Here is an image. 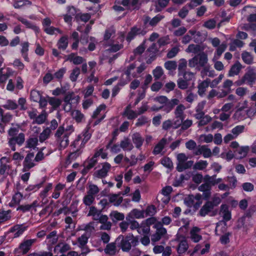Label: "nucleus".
Wrapping results in <instances>:
<instances>
[{
    "label": "nucleus",
    "instance_id": "f257e3e1",
    "mask_svg": "<svg viewBox=\"0 0 256 256\" xmlns=\"http://www.w3.org/2000/svg\"><path fill=\"white\" fill-rule=\"evenodd\" d=\"M116 244L119 248L124 252H130L132 246H136L138 244V238L132 234L126 236L120 235L116 240Z\"/></svg>",
    "mask_w": 256,
    "mask_h": 256
},
{
    "label": "nucleus",
    "instance_id": "f03ea898",
    "mask_svg": "<svg viewBox=\"0 0 256 256\" xmlns=\"http://www.w3.org/2000/svg\"><path fill=\"white\" fill-rule=\"evenodd\" d=\"M208 62V56L204 52H201L196 55L188 60V66L194 68L196 66L204 68L207 65Z\"/></svg>",
    "mask_w": 256,
    "mask_h": 256
},
{
    "label": "nucleus",
    "instance_id": "7ed1b4c3",
    "mask_svg": "<svg viewBox=\"0 0 256 256\" xmlns=\"http://www.w3.org/2000/svg\"><path fill=\"white\" fill-rule=\"evenodd\" d=\"M256 114V110L252 108H249L246 110H236L232 118L234 120L240 122L246 118L247 117L251 118Z\"/></svg>",
    "mask_w": 256,
    "mask_h": 256
},
{
    "label": "nucleus",
    "instance_id": "20e7f679",
    "mask_svg": "<svg viewBox=\"0 0 256 256\" xmlns=\"http://www.w3.org/2000/svg\"><path fill=\"white\" fill-rule=\"evenodd\" d=\"M36 239H30L24 240L14 250V254L18 256L25 254L30 250L32 245L36 242Z\"/></svg>",
    "mask_w": 256,
    "mask_h": 256
},
{
    "label": "nucleus",
    "instance_id": "39448f33",
    "mask_svg": "<svg viewBox=\"0 0 256 256\" xmlns=\"http://www.w3.org/2000/svg\"><path fill=\"white\" fill-rule=\"evenodd\" d=\"M210 244L208 243L198 244L192 250L188 251L190 256H200L209 252Z\"/></svg>",
    "mask_w": 256,
    "mask_h": 256
},
{
    "label": "nucleus",
    "instance_id": "423d86ee",
    "mask_svg": "<svg viewBox=\"0 0 256 256\" xmlns=\"http://www.w3.org/2000/svg\"><path fill=\"white\" fill-rule=\"evenodd\" d=\"M148 32L146 28L134 26L130 28V31L126 37V40L130 42L136 36H144Z\"/></svg>",
    "mask_w": 256,
    "mask_h": 256
},
{
    "label": "nucleus",
    "instance_id": "0eeeda50",
    "mask_svg": "<svg viewBox=\"0 0 256 256\" xmlns=\"http://www.w3.org/2000/svg\"><path fill=\"white\" fill-rule=\"evenodd\" d=\"M25 141V135L20 132L18 136L12 138H8V144L12 151L16 150V145L22 146Z\"/></svg>",
    "mask_w": 256,
    "mask_h": 256
},
{
    "label": "nucleus",
    "instance_id": "6e6552de",
    "mask_svg": "<svg viewBox=\"0 0 256 256\" xmlns=\"http://www.w3.org/2000/svg\"><path fill=\"white\" fill-rule=\"evenodd\" d=\"M36 165L34 154L33 152H29L26 156L23 162L22 171L24 172H28Z\"/></svg>",
    "mask_w": 256,
    "mask_h": 256
},
{
    "label": "nucleus",
    "instance_id": "1a4fd4ad",
    "mask_svg": "<svg viewBox=\"0 0 256 256\" xmlns=\"http://www.w3.org/2000/svg\"><path fill=\"white\" fill-rule=\"evenodd\" d=\"M202 35L201 32L198 31H196L194 30H190L188 34H185L182 40V42L184 44H187L189 43L192 39V36H194V41L195 42H198V40H197L198 37Z\"/></svg>",
    "mask_w": 256,
    "mask_h": 256
},
{
    "label": "nucleus",
    "instance_id": "9d476101",
    "mask_svg": "<svg viewBox=\"0 0 256 256\" xmlns=\"http://www.w3.org/2000/svg\"><path fill=\"white\" fill-rule=\"evenodd\" d=\"M106 215L102 214L101 211L98 210L94 206H91L88 214V216H92V219L98 222H104L106 220Z\"/></svg>",
    "mask_w": 256,
    "mask_h": 256
},
{
    "label": "nucleus",
    "instance_id": "9b49d317",
    "mask_svg": "<svg viewBox=\"0 0 256 256\" xmlns=\"http://www.w3.org/2000/svg\"><path fill=\"white\" fill-rule=\"evenodd\" d=\"M83 136H84L83 138L81 136H78L72 144V146L74 148H80L84 147L85 144L90 139L91 135L86 132Z\"/></svg>",
    "mask_w": 256,
    "mask_h": 256
},
{
    "label": "nucleus",
    "instance_id": "f8f14e48",
    "mask_svg": "<svg viewBox=\"0 0 256 256\" xmlns=\"http://www.w3.org/2000/svg\"><path fill=\"white\" fill-rule=\"evenodd\" d=\"M111 168V165L108 162H104L102 164V168L95 172L94 174V176L98 178H102L108 176V172Z\"/></svg>",
    "mask_w": 256,
    "mask_h": 256
},
{
    "label": "nucleus",
    "instance_id": "ddd939ff",
    "mask_svg": "<svg viewBox=\"0 0 256 256\" xmlns=\"http://www.w3.org/2000/svg\"><path fill=\"white\" fill-rule=\"evenodd\" d=\"M164 16L160 14H158L153 18H151L148 16H144V26L148 24L152 27L156 26L160 21L164 19Z\"/></svg>",
    "mask_w": 256,
    "mask_h": 256
},
{
    "label": "nucleus",
    "instance_id": "4468645a",
    "mask_svg": "<svg viewBox=\"0 0 256 256\" xmlns=\"http://www.w3.org/2000/svg\"><path fill=\"white\" fill-rule=\"evenodd\" d=\"M4 161L10 162V160L6 157H2L0 159V174L6 178L8 174V172L11 168L10 166L4 164Z\"/></svg>",
    "mask_w": 256,
    "mask_h": 256
},
{
    "label": "nucleus",
    "instance_id": "2eb2a0df",
    "mask_svg": "<svg viewBox=\"0 0 256 256\" xmlns=\"http://www.w3.org/2000/svg\"><path fill=\"white\" fill-rule=\"evenodd\" d=\"M71 250V246L65 242H58L54 247V252L56 254H64Z\"/></svg>",
    "mask_w": 256,
    "mask_h": 256
},
{
    "label": "nucleus",
    "instance_id": "dca6fc26",
    "mask_svg": "<svg viewBox=\"0 0 256 256\" xmlns=\"http://www.w3.org/2000/svg\"><path fill=\"white\" fill-rule=\"evenodd\" d=\"M212 187L210 184L204 182L198 187L199 191L203 192L202 196L205 200H208L211 196Z\"/></svg>",
    "mask_w": 256,
    "mask_h": 256
},
{
    "label": "nucleus",
    "instance_id": "f3484780",
    "mask_svg": "<svg viewBox=\"0 0 256 256\" xmlns=\"http://www.w3.org/2000/svg\"><path fill=\"white\" fill-rule=\"evenodd\" d=\"M80 97L78 96H76L74 92H68L66 94L64 101L66 105H71L72 104L78 103Z\"/></svg>",
    "mask_w": 256,
    "mask_h": 256
},
{
    "label": "nucleus",
    "instance_id": "a211bd4d",
    "mask_svg": "<svg viewBox=\"0 0 256 256\" xmlns=\"http://www.w3.org/2000/svg\"><path fill=\"white\" fill-rule=\"evenodd\" d=\"M179 102L180 100L178 98H172L165 104L162 106V108L166 113H169L176 106L178 105Z\"/></svg>",
    "mask_w": 256,
    "mask_h": 256
},
{
    "label": "nucleus",
    "instance_id": "6ab92c4d",
    "mask_svg": "<svg viewBox=\"0 0 256 256\" xmlns=\"http://www.w3.org/2000/svg\"><path fill=\"white\" fill-rule=\"evenodd\" d=\"M66 61L72 62L75 65L82 64L86 60L82 56H76L74 53H71L66 56Z\"/></svg>",
    "mask_w": 256,
    "mask_h": 256
},
{
    "label": "nucleus",
    "instance_id": "aec40b11",
    "mask_svg": "<svg viewBox=\"0 0 256 256\" xmlns=\"http://www.w3.org/2000/svg\"><path fill=\"white\" fill-rule=\"evenodd\" d=\"M210 79L206 78L205 80L198 83V93L200 96H202L204 95L206 88L208 87L209 86H210Z\"/></svg>",
    "mask_w": 256,
    "mask_h": 256
},
{
    "label": "nucleus",
    "instance_id": "412c9836",
    "mask_svg": "<svg viewBox=\"0 0 256 256\" xmlns=\"http://www.w3.org/2000/svg\"><path fill=\"white\" fill-rule=\"evenodd\" d=\"M144 217V210H140L138 209H134L126 216V220H130V219L140 218Z\"/></svg>",
    "mask_w": 256,
    "mask_h": 256
},
{
    "label": "nucleus",
    "instance_id": "4be33fe9",
    "mask_svg": "<svg viewBox=\"0 0 256 256\" xmlns=\"http://www.w3.org/2000/svg\"><path fill=\"white\" fill-rule=\"evenodd\" d=\"M102 151V150L100 149L94 154V156L91 158L84 162V164L87 166V169L90 170L94 167L98 162L97 158L100 156Z\"/></svg>",
    "mask_w": 256,
    "mask_h": 256
},
{
    "label": "nucleus",
    "instance_id": "5701e85b",
    "mask_svg": "<svg viewBox=\"0 0 256 256\" xmlns=\"http://www.w3.org/2000/svg\"><path fill=\"white\" fill-rule=\"evenodd\" d=\"M132 139L136 148L140 149L144 142V138L138 132H135L132 136Z\"/></svg>",
    "mask_w": 256,
    "mask_h": 256
},
{
    "label": "nucleus",
    "instance_id": "b1692460",
    "mask_svg": "<svg viewBox=\"0 0 256 256\" xmlns=\"http://www.w3.org/2000/svg\"><path fill=\"white\" fill-rule=\"evenodd\" d=\"M38 206V202L34 200L30 204H22L20 205L17 208V210L22 211V212H26L30 211L32 210H34V212L36 211V208Z\"/></svg>",
    "mask_w": 256,
    "mask_h": 256
},
{
    "label": "nucleus",
    "instance_id": "393cba45",
    "mask_svg": "<svg viewBox=\"0 0 256 256\" xmlns=\"http://www.w3.org/2000/svg\"><path fill=\"white\" fill-rule=\"evenodd\" d=\"M168 142V140L165 138H164L160 140L154 146L152 151L153 154L154 155H157L161 154L164 148L165 145L167 144Z\"/></svg>",
    "mask_w": 256,
    "mask_h": 256
},
{
    "label": "nucleus",
    "instance_id": "a878e982",
    "mask_svg": "<svg viewBox=\"0 0 256 256\" xmlns=\"http://www.w3.org/2000/svg\"><path fill=\"white\" fill-rule=\"evenodd\" d=\"M206 104V102L204 100L200 102L197 106L196 107L195 110L196 114L194 116L196 119H200L204 116V112L203 110Z\"/></svg>",
    "mask_w": 256,
    "mask_h": 256
},
{
    "label": "nucleus",
    "instance_id": "bb28decb",
    "mask_svg": "<svg viewBox=\"0 0 256 256\" xmlns=\"http://www.w3.org/2000/svg\"><path fill=\"white\" fill-rule=\"evenodd\" d=\"M244 78L246 83L252 84L256 80V72L253 68H250L244 75Z\"/></svg>",
    "mask_w": 256,
    "mask_h": 256
},
{
    "label": "nucleus",
    "instance_id": "cd10ccee",
    "mask_svg": "<svg viewBox=\"0 0 256 256\" xmlns=\"http://www.w3.org/2000/svg\"><path fill=\"white\" fill-rule=\"evenodd\" d=\"M220 214L223 218V220L226 222L231 219V213L228 210V207L226 204H222L220 206Z\"/></svg>",
    "mask_w": 256,
    "mask_h": 256
},
{
    "label": "nucleus",
    "instance_id": "c85d7f7f",
    "mask_svg": "<svg viewBox=\"0 0 256 256\" xmlns=\"http://www.w3.org/2000/svg\"><path fill=\"white\" fill-rule=\"evenodd\" d=\"M27 229V226H24L22 224H16L10 228V232H14V237L18 238L22 234V233Z\"/></svg>",
    "mask_w": 256,
    "mask_h": 256
},
{
    "label": "nucleus",
    "instance_id": "c756f323",
    "mask_svg": "<svg viewBox=\"0 0 256 256\" xmlns=\"http://www.w3.org/2000/svg\"><path fill=\"white\" fill-rule=\"evenodd\" d=\"M200 229L198 227H193L190 232V238L194 242H198L202 238V236L198 233Z\"/></svg>",
    "mask_w": 256,
    "mask_h": 256
},
{
    "label": "nucleus",
    "instance_id": "7c9ffc66",
    "mask_svg": "<svg viewBox=\"0 0 256 256\" xmlns=\"http://www.w3.org/2000/svg\"><path fill=\"white\" fill-rule=\"evenodd\" d=\"M186 110L185 106L182 104H180L177 105L174 112V114L175 115V117L176 118H182L184 119V111Z\"/></svg>",
    "mask_w": 256,
    "mask_h": 256
},
{
    "label": "nucleus",
    "instance_id": "2f4dec72",
    "mask_svg": "<svg viewBox=\"0 0 256 256\" xmlns=\"http://www.w3.org/2000/svg\"><path fill=\"white\" fill-rule=\"evenodd\" d=\"M213 208L212 204L210 201H208L202 207L199 212V214L202 216H204Z\"/></svg>",
    "mask_w": 256,
    "mask_h": 256
},
{
    "label": "nucleus",
    "instance_id": "473e14b6",
    "mask_svg": "<svg viewBox=\"0 0 256 256\" xmlns=\"http://www.w3.org/2000/svg\"><path fill=\"white\" fill-rule=\"evenodd\" d=\"M120 144L121 148L124 151H130L134 148L132 144L130 142V140L128 138H124L120 142Z\"/></svg>",
    "mask_w": 256,
    "mask_h": 256
},
{
    "label": "nucleus",
    "instance_id": "72a5a7b5",
    "mask_svg": "<svg viewBox=\"0 0 256 256\" xmlns=\"http://www.w3.org/2000/svg\"><path fill=\"white\" fill-rule=\"evenodd\" d=\"M16 18L18 20L24 24L28 28H32L36 32H38L39 30V28L38 26L34 25L32 22L24 18L23 17L18 16H16Z\"/></svg>",
    "mask_w": 256,
    "mask_h": 256
},
{
    "label": "nucleus",
    "instance_id": "f704fd0d",
    "mask_svg": "<svg viewBox=\"0 0 256 256\" xmlns=\"http://www.w3.org/2000/svg\"><path fill=\"white\" fill-rule=\"evenodd\" d=\"M110 216L114 222H116L120 220H122L124 218V215L122 213L118 211H112L110 212Z\"/></svg>",
    "mask_w": 256,
    "mask_h": 256
},
{
    "label": "nucleus",
    "instance_id": "c9c22d12",
    "mask_svg": "<svg viewBox=\"0 0 256 256\" xmlns=\"http://www.w3.org/2000/svg\"><path fill=\"white\" fill-rule=\"evenodd\" d=\"M70 135L68 133H65L62 138L56 140L60 144V146L61 149L66 148L68 145V136Z\"/></svg>",
    "mask_w": 256,
    "mask_h": 256
},
{
    "label": "nucleus",
    "instance_id": "e433bc0d",
    "mask_svg": "<svg viewBox=\"0 0 256 256\" xmlns=\"http://www.w3.org/2000/svg\"><path fill=\"white\" fill-rule=\"evenodd\" d=\"M21 46H22L20 50L22 56L26 62H29L30 59L28 58V51L29 44L28 42H26L22 43Z\"/></svg>",
    "mask_w": 256,
    "mask_h": 256
},
{
    "label": "nucleus",
    "instance_id": "4c0bfd02",
    "mask_svg": "<svg viewBox=\"0 0 256 256\" xmlns=\"http://www.w3.org/2000/svg\"><path fill=\"white\" fill-rule=\"evenodd\" d=\"M72 118L78 123L82 122L85 120L84 114L78 110H74L72 112Z\"/></svg>",
    "mask_w": 256,
    "mask_h": 256
},
{
    "label": "nucleus",
    "instance_id": "58836bf2",
    "mask_svg": "<svg viewBox=\"0 0 256 256\" xmlns=\"http://www.w3.org/2000/svg\"><path fill=\"white\" fill-rule=\"evenodd\" d=\"M226 48L227 45L225 42H223L220 45L214 52V60L219 59L222 54L226 50Z\"/></svg>",
    "mask_w": 256,
    "mask_h": 256
},
{
    "label": "nucleus",
    "instance_id": "ea45409f",
    "mask_svg": "<svg viewBox=\"0 0 256 256\" xmlns=\"http://www.w3.org/2000/svg\"><path fill=\"white\" fill-rule=\"evenodd\" d=\"M188 245L186 240H182L180 242L176 248L177 252L178 254H184L188 249Z\"/></svg>",
    "mask_w": 256,
    "mask_h": 256
},
{
    "label": "nucleus",
    "instance_id": "a19ab883",
    "mask_svg": "<svg viewBox=\"0 0 256 256\" xmlns=\"http://www.w3.org/2000/svg\"><path fill=\"white\" fill-rule=\"evenodd\" d=\"M47 118V114L46 110H43L40 114L36 116V118L33 120L32 124H44Z\"/></svg>",
    "mask_w": 256,
    "mask_h": 256
},
{
    "label": "nucleus",
    "instance_id": "79ce46f5",
    "mask_svg": "<svg viewBox=\"0 0 256 256\" xmlns=\"http://www.w3.org/2000/svg\"><path fill=\"white\" fill-rule=\"evenodd\" d=\"M83 227L82 230L85 231V232L84 234L90 237L91 234L94 231V222H89L88 224L83 226Z\"/></svg>",
    "mask_w": 256,
    "mask_h": 256
},
{
    "label": "nucleus",
    "instance_id": "37998d69",
    "mask_svg": "<svg viewBox=\"0 0 256 256\" xmlns=\"http://www.w3.org/2000/svg\"><path fill=\"white\" fill-rule=\"evenodd\" d=\"M200 73L202 76H208L209 77L214 78L216 76L214 70H210V66L208 65L204 66Z\"/></svg>",
    "mask_w": 256,
    "mask_h": 256
},
{
    "label": "nucleus",
    "instance_id": "c03bdc74",
    "mask_svg": "<svg viewBox=\"0 0 256 256\" xmlns=\"http://www.w3.org/2000/svg\"><path fill=\"white\" fill-rule=\"evenodd\" d=\"M248 147H241L237 148L234 152V155L238 158H241L244 157L248 152Z\"/></svg>",
    "mask_w": 256,
    "mask_h": 256
},
{
    "label": "nucleus",
    "instance_id": "a18cd8bd",
    "mask_svg": "<svg viewBox=\"0 0 256 256\" xmlns=\"http://www.w3.org/2000/svg\"><path fill=\"white\" fill-rule=\"evenodd\" d=\"M68 44V37L64 36L60 38L58 42L57 46L58 48L64 50L67 48Z\"/></svg>",
    "mask_w": 256,
    "mask_h": 256
},
{
    "label": "nucleus",
    "instance_id": "49530a36",
    "mask_svg": "<svg viewBox=\"0 0 256 256\" xmlns=\"http://www.w3.org/2000/svg\"><path fill=\"white\" fill-rule=\"evenodd\" d=\"M241 69V66L240 64L236 63L234 64L230 70L228 72V76H234L239 74L240 71Z\"/></svg>",
    "mask_w": 256,
    "mask_h": 256
},
{
    "label": "nucleus",
    "instance_id": "de8ad7c7",
    "mask_svg": "<svg viewBox=\"0 0 256 256\" xmlns=\"http://www.w3.org/2000/svg\"><path fill=\"white\" fill-rule=\"evenodd\" d=\"M242 58L244 63L250 64L253 62V56L252 54L248 52L244 51L242 54Z\"/></svg>",
    "mask_w": 256,
    "mask_h": 256
},
{
    "label": "nucleus",
    "instance_id": "09e8293b",
    "mask_svg": "<svg viewBox=\"0 0 256 256\" xmlns=\"http://www.w3.org/2000/svg\"><path fill=\"white\" fill-rule=\"evenodd\" d=\"M42 96V92L40 91L36 90H32L30 92V100L34 102H38Z\"/></svg>",
    "mask_w": 256,
    "mask_h": 256
},
{
    "label": "nucleus",
    "instance_id": "8fccbe9b",
    "mask_svg": "<svg viewBox=\"0 0 256 256\" xmlns=\"http://www.w3.org/2000/svg\"><path fill=\"white\" fill-rule=\"evenodd\" d=\"M76 150L70 153L66 160V162L70 164L72 160H75L81 154L80 148H76Z\"/></svg>",
    "mask_w": 256,
    "mask_h": 256
},
{
    "label": "nucleus",
    "instance_id": "3c124183",
    "mask_svg": "<svg viewBox=\"0 0 256 256\" xmlns=\"http://www.w3.org/2000/svg\"><path fill=\"white\" fill-rule=\"evenodd\" d=\"M18 105L14 100H8L6 104L2 105V107L6 110H14L18 108Z\"/></svg>",
    "mask_w": 256,
    "mask_h": 256
},
{
    "label": "nucleus",
    "instance_id": "603ef678",
    "mask_svg": "<svg viewBox=\"0 0 256 256\" xmlns=\"http://www.w3.org/2000/svg\"><path fill=\"white\" fill-rule=\"evenodd\" d=\"M116 244L112 242L106 245L104 252L110 255H114L116 252Z\"/></svg>",
    "mask_w": 256,
    "mask_h": 256
},
{
    "label": "nucleus",
    "instance_id": "864d4df0",
    "mask_svg": "<svg viewBox=\"0 0 256 256\" xmlns=\"http://www.w3.org/2000/svg\"><path fill=\"white\" fill-rule=\"evenodd\" d=\"M200 50V46L194 44H190L186 50V52L188 53H194L195 54H198Z\"/></svg>",
    "mask_w": 256,
    "mask_h": 256
},
{
    "label": "nucleus",
    "instance_id": "5fc2aeb1",
    "mask_svg": "<svg viewBox=\"0 0 256 256\" xmlns=\"http://www.w3.org/2000/svg\"><path fill=\"white\" fill-rule=\"evenodd\" d=\"M208 165L206 160H200L195 163L193 166V168L196 170H204Z\"/></svg>",
    "mask_w": 256,
    "mask_h": 256
},
{
    "label": "nucleus",
    "instance_id": "6e6d98bb",
    "mask_svg": "<svg viewBox=\"0 0 256 256\" xmlns=\"http://www.w3.org/2000/svg\"><path fill=\"white\" fill-rule=\"evenodd\" d=\"M22 197V194L19 192L15 194L12 196V202L9 204L10 206H13L14 204H19Z\"/></svg>",
    "mask_w": 256,
    "mask_h": 256
},
{
    "label": "nucleus",
    "instance_id": "4d7b16f0",
    "mask_svg": "<svg viewBox=\"0 0 256 256\" xmlns=\"http://www.w3.org/2000/svg\"><path fill=\"white\" fill-rule=\"evenodd\" d=\"M51 132L50 128H47L44 129L42 133L40 134L39 136V140L40 142H42L48 138Z\"/></svg>",
    "mask_w": 256,
    "mask_h": 256
},
{
    "label": "nucleus",
    "instance_id": "13d9d810",
    "mask_svg": "<svg viewBox=\"0 0 256 256\" xmlns=\"http://www.w3.org/2000/svg\"><path fill=\"white\" fill-rule=\"evenodd\" d=\"M110 202H115L116 206H119L122 202V198L120 196V194H114L110 196Z\"/></svg>",
    "mask_w": 256,
    "mask_h": 256
},
{
    "label": "nucleus",
    "instance_id": "bf43d9fd",
    "mask_svg": "<svg viewBox=\"0 0 256 256\" xmlns=\"http://www.w3.org/2000/svg\"><path fill=\"white\" fill-rule=\"evenodd\" d=\"M31 4L32 2L28 0H20L13 3V6L15 8H20L25 6Z\"/></svg>",
    "mask_w": 256,
    "mask_h": 256
},
{
    "label": "nucleus",
    "instance_id": "052dcab7",
    "mask_svg": "<svg viewBox=\"0 0 256 256\" xmlns=\"http://www.w3.org/2000/svg\"><path fill=\"white\" fill-rule=\"evenodd\" d=\"M13 74V71L8 68L6 72L4 74H0V82L4 83L8 78Z\"/></svg>",
    "mask_w": 256,
    "mask_h": 256
},
{
    "label": "nucleus",
    "instance_id": "680f3d73",
    "mask_svg": "<svg viewBox=\"0 0 256 256\" xmlns=\"http://www.w3.org/2000/svg\"><path fill=\"white\" fill-rule=\"evenodd\" d=\"M95 196L87 193L83 198V202L86 206H90L94 202Z\"/></svg>",
    "mask_w": 256,
    "mask_h": 256
},
{
    "label": "nucleus",
    "instance_id": "e2e57ef3",
    "mask_svg": "<svg viewBox=\"0 0 256 256\" xmlns=\"http://www.w3.org/2000/svg\"><path fill=\"white\" fill-rule=\"evenodd\" d=\"M80 69L78 67L74 68L72 70L70 76V80L74 82L77 80L78 76L80 74Z\"/></svg>",
    "mask_w": 256,
    "mask_h": 256
},
{
    "label": "nucleus",
    "instance_id": "0e129e2a",
    "mask_svg": "<svg viewBox=\"0 0 256 256\" xmlns=\"http://www.w3.org/2000/svg\"><path fill=\"white\" fill-rule=\"evenodd\" d=\"M38 140L36 138H30L26 142V147L34 148L38 144Z\"/></svg>",
    "mask_w": 256,
    "mask_h": 256
},
{
    "label": "nucleus",
    "instance_id": "69168bd1",
    "mask_svg": "<svg viewBox=\"0 0 256 256\" xmlns=\"http://www.w3.org/2000/svg\"><path fill=\"white\" fill-rule=\"evenodd\" d=\"M156 212V209L154 206H148L144 211V216H153Z\"/></svg>",
    "mask_w": 256,
    "mask_h": 256
},
{
    "label": "nucleus",
    "instance_id": "338daca9",
    "mask_svg": "<svg viewBox=\"0 0 256 256\" xmlns=\"http://www.w3.org/2000/svg\"><path fill=\"white\" fill-rule=\"evenodd\" d=\"M100 190L96 185L94 184H89L87 193L95 196L98 194Z\"/></svg>",
    "mask_w": 256,
    "mask_h": 256
},
{
    "label": "nucleus",
    "instance_id": "774afa93",
    "mask_svg": "<svg viewBox=\"0 0 256 256\" xmlns=\"http://www.w3.org/2000/svg\"><path fill=\"white\" fill-rule=\"evenodd\" d=\"M178 88L181 90H186L188 88L189 82L182 78H179L177 80Z\"/></svg>",
    "mask_w": 256,
    "mask_h": 256
}]
</instances>
